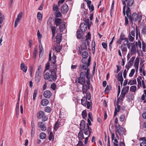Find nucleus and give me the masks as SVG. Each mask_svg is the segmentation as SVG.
I'll list each match as a JSON object with an SVG mask.
<instances>
[{"instance_id":"obj_37","label":"nucleus","mask_w":146,"mask_h":146,"mask_svg":"<svg viewBox=\"0 0 146 146\" xmlns=\"http://www.w3.org/2000/svg\"><path fill=\"white\" fill-rule=\"evenodd\" d=\"M136 83V80L135 78H134L132 80H130L129 81L128 84H130L131 85L133 84H135Z\"/></svg>"},{"instance_id":"obj_28","label":"nucleus","mask_w":146,"mask_h":146,"mask_svg":"<svg viewBox=\"0 0 146 146\" xmlns=\"http://www.w3.org/2000/svg\"><path fill=\"white\" fill-rule=\"evenodd\" d=\"M83 131L80 130L78 134V137L79 141H81L84 137V135Z\"/></svg>"},{"instance_id":"obj_41","label":"nucleus","mask_w":146,"mask_h":146,"mask_svg":"<svg viewBox=\"0 0 146 146\" xmlns=\"http://www.w3.org/2000/svg\"><path fill=\"white\" fill-rule=\"evenodd\" d=\"M53 10L54 13L59 11V8L57 5L54 4L53 7Z\"/></svg>"},{"instance_id":"obj_50","label":"nucleus","mask_w":146,"mask_h":146,"mask_svg":"<svg viewBox=\"0 0 146 146\" xmlns=\"http://www.w3.org/2000/svg\"><path fill=\"white\" fill-rule=\"evenodd\" d=\"M38 91L36 90H35L34 91L33 94V100H35V98L36 97V95L37 94Z\"/></svg>"},{"instance_id":"obj_20","label":"nucleus","mask_w":146,"mask_h":146,"mask_svg":"<svg viewBox=\"0 0 146 146\" xmlns=\"http://www.w3.org/2000/svg\"><path fill=\"white\" fill-rule=\"evenodd\" d=\"M85 126V122L83 120L81 121L80 124V130L83 131L84 129Z\"/></svg>"},{"instance_id":"obj_15","label":"nucleus","mask_w":146,"mask_h":146,"mask_svg":"<svg viewBox=\"0 0 146 146\" xmlns=\"http://www.w3.org/2000/svg\"><path fill=\"white\" fill-rule=\"evenodd\" d=\"M84 32H82L80 30H78L76 33V37L80 39L83 36Z\"/></svg>"},{"instance_id":"obj_38","label":"nucleus","mask_w":146,"mask_h":146,"mask_svg":"<svg viewBox=\"0 0 146 146\" xmlns=\"http://www.w3.org/2000/svg\"><path fill=\"white\" fill-rule=\"evenodd\" d=\"M88 54L87 52L84 51L83 52L82 54V56L84 59L86 58L88 56Z\"/></svg>"},{"instance_id":"obj_47","label":"nucleus","mask_w":146,"mask_h":146,"mask_svg":"<svg viewBox=\"0 0 146 146\" xmlns=\"http://www.w3.org/2000/svg\"><path fill=\"white\" fill-rule=\"evenodd\" d=\"M82 116L83 119H84L87 117V114L86 111L85 110L82 111Z\"/></svg>"},{"instance_id":"obj_51","label":"nucleus","mask_w":146,"mask_h":146,"mask_svg":"<svg viewBox=\"0 0 146 146\" xmlns=\"http://www.w3.org/2000/svg\"><path fill=\"white\" fill-rule=\"evenodd\" d=\"M111 137L112 140H114V142L113 143H118V141L117 139H116L115 138V134L114 133H112Z\"/></svg>"},{"instance_id":"obj_53","label":"nucleus","mask_w":146,"mask_h":146,"mask_svg":"<svg viewBox=\"0 0 146 146\" xmlns=\"http://www.w3.org/2000/svg\"><path fill=\"white\" fill-rule=\"evenodd\" d=\"M32 129H31V136L32 137H33L34 136V135L35 134V128L34 127H33V125L32 124Z\"/></svg>"},{"instance_id":"obj_4","label":"nucleus","mask_w":146,"mask_h":146,"mask_svg":"<svg viewBox=\"0 0 146 146\" xmlns=\"http://www.w3.org/2000/svg\"><path fill=\"white\" fill-rule=\"evenodd\" d=\"M125 18H141L142 15L141 13H139L138 14L135 13H133L131 16V15L130 11L128 15H127L125 11Z\"/></svg>"},{"instance_id":"obj_61","label":"nucleus","mask_w":146,"mask_h":146,"mask_svg":"<svg viewBox=\"0 0 146 146\" xmlns=\"http://www.w3.org/2000/svg\"><path fill=\"white\" fill-rule=\"evenodd\" d=\"M37 52V50L36 49H35L33 53V58L35 60L36 59Z\"/></svg>"},{"instance_id":"obj_9","label":"nucleus","mask_w":146,"mask_h":146,"mask_svg":"<svg viewBox=\"0 0 146 146\" xmlns=\"http://www.w3.org/2000/svg\"><path fill=\"white\" fill-rule=\"evenodd\" d=\"M119 101H118V99H117L116 104V105L117 106V108H115L113 115V116L114 117H115V116L116 115L117 112L119 111L120 109V106L119 105Z\"/></svg>"},{"instance_id":"obj_54","label":"nucleus","mask_w":146,"mask_h":146,"mask_svg":"<svg viewBox=\"0 0 146 146\" xmlns=\"http://www.w3.org/2000/svg\"><path fill=\"white\" fill-rule=\"evenodd\" d=\"M44 110L47 113H49L51 111V109L48 106L45 108Z\"/></svg>"},{"instance_id":"obj_64","label":"nucleus","mask_w":146,"mask_h":146,"mask_svg":"<svg viewBox=\"0 0 146 146\" xmlns=\"http://www.w3.org/2000/svg\"><path fill=\"white\" fill-rule=\"evenodd\" d=\"M135 45L136 46L138 45L139 47L141 48V41L139 40H138V42H136L135 43Z\"/></svg>"},{"instance_id":"obj_57","label":"nucleus","mask_w":146,"mask_h":146,"mask_svg":"<svg viewBox=\"0 0 146 146\" xmlns=\"http://www.w3.org/2000/svg\"><path fill=\"white\" fill-rule=\"evenodd\" d=\"M50 63L48 62L47 63L46 65L45 68V70L44 71V72H45L46 70H49L50 68Z\"/></svg>"},{"instance_id":"obj_31","label":"nucleus","mask_w":146,"mask_h":146,"mask_svg":"<svg viewBox=\"0 0 146 146\" xmlns=\"http://www.w3.org/2000/svg\"><path fill=\"white\" fill-rule=\"evenodd\" d=\"M129 86H126L124 87L122 89L121 92L126 94L128 92L129 90Z\"/></svg>"},{"instance_id":"obj_1","label":"nucleus","mask_w":146,"mask_h":146,"mask_svg":"<svg viewBox=\"0 0 146 146\" xmlns=\"http://www.w3.org/2000/svg\"><path fill=\"white\" fill-rule=\"evenodd\" d=\"M122 2L123 4L124 5L123 11V15L125 16V9L127 6V9L126 11V14L128 16L129 11H130L129 7L133 5L134 2V0H123L122 1Z\"/></svg>"},{"instance_id":"obj_32","label":"nucleus","mask_w":146,"mask_h":146,"mask_svg":"<svg viewBox=\"0 0 146 146\" xmlns=\"http://www.w3.org/2000/svg\"><path fill=\"white\" fill-rule=\"evenodd\" d=\"M61 124L58 121H56L55 123L54 127V129L55 131H56L59 128V126L61 125Z\"/></svg>"},{"instance_id":"obj_13","label":"nucleus","mask_w":146,"mask_h":146,"mask_svg":"<svg viewBox=\"0 0 146 146\" xmlns=\"http://www.w3.org/2000/svg\"><path fill=\"white\" fill-rule=\"evenodd\" d=\"M68 10V7L66 4H64L62 7L61 8V12L64 14L66 13Z\"/></svg>"},{"instance_id":"obj_44","label":"nucleus","mask_w":146,"mask_h":146,"mask_svg":"<svg viewBox=\"0 0 146 146\" xmlns=\"http://www.w3.org/2000/svg\"><path fill=\"white\" fill-rule=\"evenodd\" d=\"M54 138V136L53 135V133L52 131L50 132L48 139L49 141H51L52 139H53Z\"/></svg>"},{"instance_id":"obj_29","label":"nucleus","mask_w":146,"mask_h":146,"mask_svg":"<svg viewBox=\"0 0 146 146\" xmlns=\"http://www.w3.org/2000/svg\"><path fill=\"white\" fill-rule=\"evenodd\" d=\"M118 80L122 84L123 81V78L122 75V72H119L118 74Z\"/></svg>"},{"instance_id":"obj_62","label":"nucleus","mask_w":146,"mask_h":146,"mask_svg":"<svg viewBox=\"0 0 146 146\" xmlns=\"http://www.w3.org/2000/svg\"><path fill=\"white\" fill-rule=\"evenodd\" d=\"M86 94V98L87 100H90L91 98V94L89 92H87Z\"/></svg>"},{"instance_id":"obj_23","label":"nucleus","mask_w":146,"mask_h":146,"mask_svg":"<svg viewBox=\"0 0 146 146\" xmlns=\"http://www.w3.org/2000/svg\"><path fill=\"white\" fill-rule=\"evenodd\" d=\"M87 48V46L86 43H83L81 45V48L79 49V52L81 54L82 51L85 50Z\"/></svg>"},{"instance_id":"obj_26","label":"nucleus","mask_w":146,"mask_h":146,"mask_svg":"<svg viewBox=\"0 0 146 146\" xmlns=\"http://www.w3.org/2000/svg\"><path fill=\"white\" fill-rule=\"evenodd\" d=\"M133 62L129 60V61L127 62L128 64L125 65V68L128 70L130 68V67L132 66L133 64Z\"/></svg>"},{"instance_id":"obj_6","label":"nucleus","mask_w":146,"mask_h":146,"mask_svg":"<svg viewBox=\"0 0 146 146\" xmlns=\"http://www.w3.org/2000/svg\"><path fill=\"white\" fill-rule=\"evenodd\" d=\"M124 129L121 127H116L115 132L117 133L120 135L123 134Z\"/></svg>"},{"instance_id":"obj_40","label":"nucleus","mask_w":146,"mask_h":146,"mask_svg":"<svg viewBox=\"0 0 146 146\" xmlns=\"http://www.w3.org/2000/svg\"><path fill=\"white\" fill-rule=\"evenodd\" d=\"M128 37L129 41L130 42H133L135 40V37L131 36L130 34H129Z\"/></svg>"},{"instance_id":"obj_56","label":"nucleus","mask_w":146,"mask_h":146,"mask_svg":"<svg viewBox=\"0 0 146 146\" xmlns=\"http://www.w3.org/2000/svg\"><path fill=\"white\" fill-rule=\"evenodd\" d=\"M141 33L143 35L146 34V26H144L143 27L141 31Z\"/></svg>"},{"instance_id":"obj_7","label":"nucleus","mask_w":146,"mask_h":146,"mask_svg":"<svg viewBox=\"0 0 146 146\" xmlns=\"http://www.w3.org/2000/svg\"><path fill=\"white\" fill-rule=\"evenodd\" d=\"M54 23L56 26L60 25L62 26V28L65 27L64 23L62 22L61 19H55Z\"/></svg>"},{"instance_id":"obj_27","label":"nucleus","mask_w":146,"mask_h":146,"mask_svg":"<svg viewBox=\"0 0 146 146\" xmlns=\"http://www.w3.org/2000/svg\"><path fill=\"white\" fill-rule=\"evenodd\" d=\"M133 62L129 60V61L127 62L128 64L125 65V68L128 70L130 68V67L132 66L133 64Z\"/></svg>"},{"instance_id":"obj_58","label":"nucleus","mask_w":146,"mask_h":146,"mask_svg":"<svg viewBox=\"0 0 146 146\" xmlns=\"http://www.w3.org/2000/svg\"><path fill=\"white\" fill-rule=\"evenodd\" d=\"M90 69H88L87 70L86 73V78L88 79H90Z\"/></svg>"},{"instance_id":"obj_43","label":"nucleus","mask_w":146,"mask_h":146,"mask_svg":"<svg viewBox=\"0 0 146 146\" xmlns=\"http://www.w3.org/2000/svg\"><path fill=\"white\" fill-rule=\"evenodd\" d=\"M125 94H126L123 93V92H121V94L119 97L118 99V101H119V100H120L121 101H123V98L125 96Z\"/></svg>"},{"instance_id":"obj_59","label":"nucleus","mask_w":146,"mask_h":146,"mask_svg":"<svg viewBox=\"0 0 146 146\" xmlns=\"http://www.w3.org/2000/svg\"><path fill=\"white\" fill-rule=\"evenodd\" d=\"M55 49L57 52H60L61 49V47L59 45H57L55 47Z\"/></svg>"},{"instance_id":"obj_33","label":"nucleus","mask_w":146,"mask_h":146,"mask_svg":"<svg viewBox=\"0 0 146 146\" xmlns=\"http://www.w3.org/2000/svg\"><path fill=\"white\" fill-rule=\"evenodd\" d=\"M92 53L94 54L95 49V41L93 40L92 43Z\"/></svg>"},{"instance_id":"obj_19","label":"nucleus","mask_w":146,"mask_h":146,"mask_svg":"<svg viewBox=\"0 0 146 146\" xmlns=\"http://www.w3.org/2000/svg\"><path fill=\"white\" fill-rule=\"evenodd\" d=\"M91 1H88L87 2V4L90 11L92 12L94 10V7L92 4L91 5Z\"/></svg>"},{"instance_id":"obj_22","label":"nucleus","mask_w":146,"mask_h":146,"mask_svg":"<svg viewBox=\"0 0 146 146\" xmlns=\"http://www.w3.org/2000/svg\"><path fill=\"white\" fill-rule=\"evenodd\" d=\"M20 67L21 69L24 72L26 73L27 71V67L25 66L24 63H22L21 64Z\"/></svg>"},{"instance_id":"obj_10","label":"nucleus","mask_w":146,"mask_h":146,"mask_svg":"<svg viewBox=\"0 0 146 146\" xmlns=\"http://www.w3.org/2000/svg\"><path fill=\"white\" fill-rule=\"evenodd\" d=\"M49 61H51L54 64H55L56 62V56L55 55H53L52 58H51V52H49Z\"/></svg>"},{"instance_id":"obj_17","label":"nucleus","mask_w":146,"mask_h":146,"mask_svg":"<svg viewBox=\"0 0 146 146\" xmlns=\"http://www.w3.org/2000/svg\"><path fill=\"white\" fill-rule=\"evenodd\" d=\"M41 74L36 73L35 75V80L36 82H39L41 79Z\"/></svg>"},{"instance_id":"obj_35","label":"nucleus","mask_w":146,"mask_h":146,"mask_svg":"<svg viewBox=\"0 0 146 146\" xmlns=\"http://www.w3.org/2000/svg\"><path fill=\"white\" fill-rule=\"evenodd\" d=\"M82 90L83 94L86 93L88 91L87 86L86 84L83 85Z\"/></svg>"},{"instance_id":"obj_42","label":"nucleus","mask_w":146,"mask_h":146,"mask_svg":"<svg viewBox=\"0 0 146 146\" xmlns=\"http://www.w3.org/2000/svg\"><path fill=\"white\" fill-rule=\"evenodd\" d=\"M54 14L56 17H60L61 16V14L59 11L54 13Z\"/></svg>"},{"instance_id":"obj_30","label":"nucleus","mask_w":146,"mask_h":146,"mask_svg":"<svg viewBox=\"0 0 146 146\" xmlns=\"http://www.w3.org/2000/svg\"><path fill=\"white\" fill-rule=\"evenodd\" d=\"M48 103V100L46 99H43L41 102V104L43 106H46Z\"/></svg>"},{"instance_id":"obj_39","label":"nucleus","mask_w":146,"mask_h":146,"mask_svg":"<svg viewBox=\"0 0 146 146\" xmlns=\"http://www.w3.org/2000/svg\"><path fill=\"white\" fill-rule=\"evenodd\" d=\"M46 137V134L42 132L40 133L39 135V137L40 139H44Z\"/></svg>"},{"instance_id":"obj_14","label":"nucleus","mask_w":146,"mask_h":146,"mask_svg":"<svg viewBox=\"0 0 146 146\" xmlns=\"http://www.w3.org/2000/svg\"><path fill=\"white\" fill-rule=\"evenodd\" d=\"M52 95V93L49 90H46L43 93L44 97L46 98H50Z\"/></svg>"},{"instance_id":"obj_18","label":"nucleus","mask_w":146,"mask_h":146,"mask_svg":"<svg viewBox=\"0 0 146 146\" xmlns=\"http://www.w3.org/2000/svg\"><path fill=\"white\" fill-rule=\"evenodd\" d=\"M139 140L143 141L140 144V146H146V137H140Z\"/></svg>"},{"instance_id":"obj_5","label":"nucleus","mask_w":146,"mask_h":146,"mask_svg":"<svg viewBox=\"0 0 146 146\" xmlns=\"http://www.w3.org/2000/svg\"><path fill=\"white\" fill-rule=\"evenodd\" d=\"M139 58L138 57H137L135 60L133 65V66L135 68L136 72H137L139 68Z\"/></svg>"},{"instance_id":"obj_45","label":"nucleus","mask_w":146,"mask_h":146,"mask_svg":"<svg viewBox=\"0 0 146 146\" xmlns=\"http://www.w3.org/2000/svg\"><path fill=\"white\" fill-rule=\"evenodd\" d=\"M137 80L138 82V86L139 85L141 86V80H142V77L141 76H139L137 78Z\"/></svg>"},{"instance_id":"obj_3","label":"nucleus","mask_w":146,"mask_h":146,"mask_svg":"<svg viewBox=\"0 0 146 146\" xmlns=\"http://www.w3.org/2000/svg\"><path fill=\"white\" fill-rule=\"evenodd\" d=\"M83 19L85 22L81 23L80 30L82 32H84L86 31L87 27L88 29H90L91 25L92 24V22L91 21H90L89 19Z\"/></svg>"},{"instance_id":"obj_55","label":"nucleus","mask_w":146,"mask_h":146,"mask_svg":"<svg viewBox=\"0 0 146 146\" xmlns=\"http://www.w3.org/2000/svg\"><path fill=\"white\" fill-rule=\"evenodd\" d=\"M86 75L85 72H81L80 75V77L85 78Z\"/></svg>"},{"instance_id":"obj_46","label":"nucleus","mask_w":146,"mask_h":146,"mask_svg":"<svg viewBox=\"0 0 146 146\" xmlns=\"http://www.w3.org/2000/svg\"><path fill=\"white\" fill-rule=\"evenodd\" d=\"M137 87L135 86H133L130 88V90L132 92H135L136 90Z\"/></svg>"},{"instance_id":"obj_52","label":"nucleus","mask_w":146,"mask_h":146,"mask_svg":"<svg viewBox=\"0 0 146 146\" xmlns=\"http://www.w3.org/2000/svg\"><path fill=\"white\" fill-rule=\"evenodd\" d=\"M135 72V70L134 69H132L131 71L130 72L129 74V76L130 77H132L133 75Z\"/></svg>"},{"instance_id":"obj_8","label":"nucleus","mask_w":146,"mask_h":146,"mask_svg":"<svg viewBox=\"0 0 146 146\" xmlns=\"http://www.w3.org/2000/svg\"><path fill=\"white\" fill-rule=\"evenodd\" d=\"M83 130L84 131V133L85 135H88V137L90 136L92 132V129L89 127V126L87 127Z\"/></svg>"},{"instance_id":"obj_48","label":"nucleus","mask_w":146,"mask_h":146,"mask_svg":"<svg viewBox=\"0 0 146 146\" xmlns=\"http://www.w3.org/2000/svg\"><path fill=\"white\" fill-rule=\"evenodd\" d=\"M20 21V19H16L15 20L14 27H16Z\"/></svg>"},{"instance_id":"obj_12","label":"nucleus","mask_w":146,"mask_h":146,"mask_svg":"<svg viewBox=\"0 0 146 146\" xmlns=\"http://www.w3.org/2000/svg\"><path fill=\"white\" fill-rule=\"evenodd\" d=\"M38 126L40 127L42 131H45L46 129L45 125L42 122L40 121L38 123Z\"/></svg>"},{"instance_id":"obj_49","label":"nucleus","mask_w":146,"mask_h":146,"mask_svg":"<svg viewBox=\"0 0 146 146\" xmlns=\"http://www.w3.org/2000/svg\"><path fill=\"white\" fill-rule=\"evenodd\" d=\"M42 71V67L41 65L39 66L37 68V69L36 70V73H38L41 74V71Z\"/></svg>"},{"instance_id":"obj_16","label":"nucleus","mask_w":146,"mask_h":146,"mask_svg":"<svg viewBox=\"0 0 146 146\" xmlns=\"http://www.w3.org/2000/svg\"><path fill=\"white\" fill-rule=\"evenodd\" d=\"M44 112L42 111H38L37 113L36 116L37 118L40 119L42 118L44 115Z\"/></svg>"},{"instance_id":"obj_24","label":"nucleus","mask_w":146,"mask_h":146,"mask_svg":"<svg viewBox=\"0 0 146 146\" xmlns=\"http://www.w3.org/2000/svg\"><path fill=\"white\" fill-rule=\"evenodd\" d=\"M87 100L85 96H84L81 100V104L84 106H86V105L87 103Z\"/></svg>"},{"instance_id":"obj_34","label":"nucleus","mask_w":146,"mask_h":146,"mask_svg":"<svg viewBox=\"0 0 146 146\" xmlns=\"http://www.w3.org/2000/svg\"><path fill=\"white\" fill-rule=\"evenodd\" d=\"M85 81L84 78L79 77L78 79V82L82 85L84 84Z\"/></svg>"},{"instance_id":"obj_60","label":"nucleus","mask_w":146,"mask_h":146,"mask_svg":"<svg viewBox=\"0 0 146 146\" xmlns=\"http://www.w3.org/2000/svg\"><path fill=\"white\" fill-rule=\"evenodd\" d=\"M121 48L122 52H126L127 50V48L126 46H121Z\"/></svg>"},{"instance_id":"obj_21","label":"nucleus","mask_w":146,"mask_h":146,"mask_svg":"<svg viewBox=\"0 0 146 146\" xmlns=\"http://www.w3.org/2000/svg\"><path fill=\"white\" fill-rule=\"evenodd\" d=\"M136 45L134 43L132 45L131 48V54L133 55L135 53L136 50Z\"/></svg>"},{"instance_id":"obj_25","label":"nucleus","mask_w":146,"mask_h":146,"mask_svg":"<svg viewBox=\"0 0 146 146\" xmlns=\"http://www.w3.org/2000/svg\"><path fill=\"white\" fill-rule=\"evenodd\" d=\"M62 38V35L60 33H58L57 34L56 37V41L58 43H60L61 40Z\"/></svg>"},{"instance_id":"obj_36","label":"nucleus","mask_w":146,"mask_h":146,"mask_svg":"<svg viewBox=\"0 0 146 146\" xmlns=\"http://www.w3.org/2000/svg\"><path fill=\"white\" fill-rule=\"evenodd\" d=\"M50 27L52 32V37H53L55 35L56 28L55 26H53L52 25Z\"/></svg>"},{"instance_id":"obj_11","label":"nucleus","mask_w":146,"mask_h":146,"mask_svg":"<svg viewBox=\"0 0 146 146\" xmlns=\"http://www.w3.org/2000/svg\"><path fill=\"white\" fill-rule=\"evenodd\" d=\"M89 66L90 65H88V64H87V63H86V64H84L82 66L80 65L79 67L80 71H81L84 70H88L89 69H88V66Z\"/></svg>"},{"instance_id":"obj_63","label":"nucleus","mask_w":146,"mask_h":146,"mask_svg":"<svg viewBox=\"0 0 146 146\" xmlns=\"http://www.w3.org/2000/svg\"><path fill=\"white\" fill-rule=\"evenodd\" d=\"M102 46L103 48L107 50V43L104 42H103L102 44Z\"/></svg>"},{"instance_id":"obj_2","label":"nucleus","mask_w":146,"mask_h":146,"mask_svg":"<svg viewBox=\"0 0 146 146\" xmlns=\"http://www.w3.org/2000/svg\"><path fill=\"white\" fill-rule=\"evenodd\" d=\"M44 77L45 80L49 81H55L56 79V75L55 72L50 70L49 72H44Z\"/></svg>"}]
</instances>
